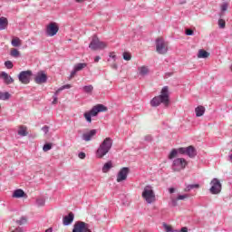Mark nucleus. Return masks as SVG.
Masks as SVG:
<instances>
[{
	"label": "nucleus",
	"instance_id": "1",
	"mask_svg": "<svg viewBox=\"0 0 232 232\" xmlns=\"http://www.w3.org/2000/svg\"><path fill=\"white\" fill-rule=\"evenodd\" d=\"M160 104H163L165 108L169 107V87L168 86H164L160 91V94L150 100V106L152 108H157Z\"/></svg>",
	"mask_w": 232,
	"mask_h": 232
},
{
	"label": "nucleus",
	"instance_id": "2",
	"mask_svg": "<svg viewBox=\"0 0 232 232\" xmlns=\"http://www.w3.org/2000/svg\"><path fill=\"white\" fill-rule=\"evenodd\" d=\"M113 146V140L108 137L103 140L96 150L97 159H102L107 153H110V150Z\"/></svg>",
	"mask_w": 232,
	"mask_h": 232
},
{
	"label": "nucleus",
	"instance_id": "3",
	"mask_svg": "<svg viewBox=\"0 0 232 232\" xmlns=\"http://www.w3.org/2000/svg\"><path fill=\"white\" fill-rule=\"evenodd\" d=\"M108 111V107L102 104L93 106L89 111L83 113V117L87 122H92V117H97L99 113Z\"/></svg>",
	"mask_w": 232,
	"mask_h": 232
},
{
	"label": "nucleus",
	"instance_id": "4",
	"mask_svg": "<svg viewBox=\"0 0 232 232\" xmlns=\"http://www.w3.org/2000/svg\"><path fill=\"white\" fill-rule=\"evenodd\" d=\"M141 197L147 204H153V202H156L157 200L155 190H153V187L151 185L144 187Z\"/></svg>",
	"mask_w": 232,
	"mask_h": 232
},
{
	"label": "nucleus",
	"instance_id": "5",
	"mask_svg": "<svg viewBox=\"0 0 232 232\" xmlns=\"http://www.w3.org/2000/svg\"><path fill=\"white\" fill-rule=\"evenodd\" d=\"M107 47H108V44H106V42L101 41V39H99V36H97V34L92 35V39L89 44V48L91 50H92L93 52H96V50H104Z\"/></svg>",
	"mask_w": 232,
	"mask_h": 232
},
{
	"label": "nucleus",
	"instance_id": "6",
	"mask_svg": "<svg viewBox=\"0 0 232 232\" xmlns=\"http://www.w3.org/2000/svg\"><path fill=\"white\" fill-rule=\"evenodd\" d=\"M186 166H188V160L184 158H177L172 161V170L174 171H182V169H186Z\"/></svg>",
	"mask_w": 232,
	"mask_h": 232
},
{
	"label": "nucleus",
	"instance_id": "7",
	"mask_svg": "<svg viewBox=\"0 0 232 232\" xmlns=\"http://www.w3.org/2000/svg\"><path fill=\"white\" fill-rule=\"evenodd\" d=\"M156 52L160 53V55H166V53H168V45L164 38L156 39Z\"/></svg>",
	"mask_w": 232,
	"mask_h": 232
},
{
	"label": "nucleus",
	"instance_id": "8",
	"mask_svg": "<svg viewBox=\"0 0 232 232\" xmlns=\"http://www.w3.org/2000/svg\"><path fill=\"white\" fill-rule=\"evenodd\" d=\"M211 188H209V191L211 195H218L222 191V183H220V180L218 179L214 178L210 181Z\"/></svg>",
	"mask_w": 232,
	"mask_h": 232
},
{
	"label": "nucleus",
	"instance_id": "9",
	"mask_svg": "<svg viewBox=\"0 0 232 232\" xmlns=\"http://www.w3.org/2000/svg\"><path fill=\"white\" fill-rule=\"evenodd\" d=\"M34 75V72H32L31 70L27 71H22L18 74V80L22 84H30V81L32 80V76Z\"/></svg>",
	"mask_w": 232,
	"mask_h": 232
},
{
	"label": "nucleus",
	"instance_id": "10",
	"mask_svg": "<svg viewBox=\"0 0 232 232\" xmlns=\"http://www.w3.org/2000/svg\"><path fill=\"white\" fill-rule=\"evenodd\" d=\"M72 232H92V229H90V225L83 221H77L73 225V228Z\"/></svg>",
	"mask_w": 232,
	"mask_h": 232
},
{
	"label": "nucleus",
	"instance_id": "11",
	"mask_svg": "<svg viewBox=\"0 0 232 232\" xmlns=\"http://www.w3.org/2000/svg\"><path fill=\"white\" fill-rule=\"evenodd\" d=\"M57 32H59V25L55 22H51L46 27V35L53 37L57 35Z\"/></svg>",
	"mask_w": 232,
	"mask_h": 232
},
{
	"label": "nucleus",
	"instance_id": "12",
	"mask_svg": "<svg viewBox=\"0 0 232 232\" xmlns=\"http://www.w3.org/2000/svg\"><path fill=\"white\" fill-rule=\"evenodd\" d=\"M48 82V75L44 71H39L34 77V82L36 84H44V82Z\"/></svg>",
	"mask_w": 232,
	"mask_h": 232
},
{
	"label": "nucleus",
	"instance_id": "13",
	"mask_svg": "<svg viewBox=\"0 0 232 232\" xmlns=\"http://www.w3.org/2000/svg\"><path fill=\"white\" fill-rule=\"evenodd\" d=\"M128 175H130V168H121L117 174V182H122L126 180V179H128Z\"/></svg>",
	"mask_w": 232,
	"mask_h": 232
},
{
	"label": "nucleus",
	"instance_id": "14",
	"mask_svg": "<svg viewBox=\"0 0 232 232\" xmlns=\"http://www.w3.org/2000/svg\"><path fill=\"white\" fill-rule=\"evenodd\" d=\"M97 135V130L93 129L91 130L89 132L83 133L82 136V140H85V142H90L92 140V138L95 137Z\"/></svg>",
	"mask_w": 232,
	"mask_h": 232
},
{
	"label": "nucleus",
	"instance_id": "15",
	"mask_svg": "<svg viewBox=\"0 0 232 232\" xmlns=\"http://www.w3.org/2000/svg\"><path fill=\"white\" fill-rule=\"evenodd\" d=\"M186 155L189 157V159H195L197 156V149L193 145L186 147Z\"/></svg>",
	"mask_w": 232,
	"mask_h": 232
},
{
	"label": "nucleus",
	"instance_id": "16",
	"mask_svg": "<svg viewBox=\"0 0 232 232\" xmlns=\"http://www.w3.org/2000/svg\"><path fill=\"white\" fill-rule=\"evenodd\" d=\"M73 218H75L73 212H70L67 216L63 217V226H70L73 222Z\"/></svg>",
	"mask_w": 232,
	"mask_h": 232
},
{
	"label": "nucleus",
	"instance_id": "17",
	"mask_svg": "<svg viewBox=\"0 0 232 232\" xmlns=\"http://www.w3.org/2000/svg\"><path fill=\"white\" fill-rule=\"evenodd\" d=\"M0 78L3 79L5 84H12L14 82V78L12 76L8 75L6 72H2L0 73Z\"/></svg>",
	"mask_w": 232,
	"mask_h": 232
},
{
	"label": "nucleus",
	"instance_id": "18",
	"mask_svg": "<svg viewBox=\"0 0 232 232\" xmlns=\"http://www.w3.org/2000/svg\"><path fill=\"white\" fill-rule=\"evenodd\" d=\"M13 198H25L26 193L21 188H17L13 192Z\"/></svg>",
	"mask_w": 232,
	"mask_h": 232
},
{
	"label": "nucleus",
	"instance_id": "19",
	"mask_svg": "<svg viewBox=\"0 0 232 232\" xmlns=\"http://www.w3.org/2000/svg\"><path fill=\"white\" fill-rule=\"evenodd\" d=\"M195 111H196V117H202V115L206 113V107L199 105L196 107Z\"/></svg>",
	"mask_w": 232,
	"mask_h": 232
},
{
	"label": "nucleus",
	"instance_id": "20",
	"mask_svg": "<svg viewBox=\"0 0 232 232\" xmlns=\"http://www.w3.org/2000/svg\"><path fill=\"white\" fill-rule=\"evenodd\" d=\"M17 133L20 135V137H26L28 135V128L24 125H22L19 127Z\"/></svg>",
	"mask_w": 232,
	"mask_h": 232
},
{
	"label": "nucleus",
	"instance_id": "21",
	"mask_svg": "<svg viewBox=\"0 0 232 232\" xmlns=\"http://www.w3.org/2000/svg\"><path fill=\"white\" fill-rule=\"evenodd\" d=\"M113 168V162L111 160L107 161L102 168V173H108L110 169Z\"/></svg>",
	"mask_w": 232,
	"mask_h": 232
},
{
	"label": "nucleus",
	"instance_id": "22",
	"mask_svg": "<svg viewBox=\"0 0 232 232\" xmlns=\"http://www.w3.org/2000/svg\"><path fill=\"white\" fill-rule=\"evenodd\" d=\"M8 26V19L5 16L0 17V30H6Z\"/></svg>",
	"mask_w": 232,
	"mask_h": 232
},
{
	"label": "nucleus",
	"instance_id": "23",
	"mask_svg": "<svg viewBox=\"0 0 232 232\" xmlns=\"http://www.w3.org/2000/svg\"><path fill=\"white\" fill-rule=\"evenodd\" d=\"M209 57V53L204 49H200L198 53V59H208Z\"/></svg>",
	"mask_w": 232,
	"mask_h": 232
},
{
	"label": "nucleus",
	"instance_id": "24",
	"mask_svg": "<svg viewBox=\"0 0 232 232\" xmlns=\"http://www.w3.org/2000/svg\"><path fill=\"white\" fill-rule=\"evenodd\" d=\"M82 90L87 95H92V93H93V85H85L82 87Z\"/></svg>",
	"mask_w": 232,
	"mask_h": 232
},
{
	"label": "nucleus",
	"instance_id": "25",
	"mask_svg": "<svg viewBox=\"0 0 232 232\" xmlns=\"http://www.w3.org/2000/svg\"><path fill=\"white\" fill-rule=\"evenodd\" d=\"M178 155H179V152H178L177 149H172L168 156V159H169V160H173V159H176V157Z\"/></svg>",
	"mask_w": 232,
	"mask_h": 232
},
{
	"label": "nucleus",
	"instance_id": "26",
	"mask_svg": "<svg viewBox=\"0 0 232 232\" xmlns=\"http://www.w3.org/2000/svg\"><path fill=\"white\" fill-rule=\"evenodd\" d=\"M200 188V185L199 184H189V185H187V187L185 188V191L188 192V191H191V189H198Z\"/></svg>",
	"mask_w": 232,
	"mask_h": 232
},
{
	"label": "nucleus",
	"instance_id": "27",
	"mask_svg": "<svg viewBox=\"0 0 232 232\" xmlns=\"http://www.w3.org/2000/svg\"><path fill=\"white\" fill-rule=\"evenodd\" d=\"M10 97H12L10 92H0V101H8V99H10Z\"/></svg>",
	"mask_w": 232,
	"mask_h": 232
},
{
	"label": "nucleus",
	"instance_id": "28",
	"mask_svg": "<svg viewBox=\"0 0 232 232\" xmlns=\"http://www.w3.org/2000/svg\"><path fill=\"white\" fill-rule=\"evenodd\" d=\"M86 66H88V63H76L73 67V69L75 70V72H81V70H82L83 68H86Z\"/></svg>",
	"mask_w": 232,
	"mask_h": 232
},
{
	"label": "nucleus",
	"instance_id": "29",
	"mask_svg": "<svg viewBox=\"0 0 232 232\" xmlns=\"http://www.w3.org/2000/svg\"><path fill=\"white\" fill-rule=\"evenodd\" d=\"M10 56L17 59V57H21V53L17 49H13L11 50Z\"/></svg>",
	"mask_w": 232,
	"mask_h": 232
},
{
	"label": "nucleus",
	"instance_id": "30",
	"mask_svg": "<svg viewBox=\"0 0 232 232\" xmlns=\"http://www.w3.org/2000/svg\"><path fill=\"white\" fill-rule=\"evenodd\" d=\"M11 44L14 47L21 46V39H19V37H15L11 41Z\"/></svg>",
	"mask_w": 232,
	"mask_h": 232
},
{
	"label": "nucleus",
	"instance_id": "31",
	"mask_svg": "<svg viewBox=\"0 0 232 232\" xmlns=\"http://www.w3.org/2000/svg\"><path fill=\"white\" fill-rule=\"evenodd\" d=\"M140 75H143V76L148 75V73H150V70L146 66H141L140 68Z\"/></svg>",
	"mask_w": 232,
	"mask_h": 232
},
{
	"label": "nucleus",
	"instance_id": "32",
	"mask_svg": "<svg viewBox=\"0 0 232 232\" xmlns=\"http://www.w3.org/2000/svg\"><path fill=\"white\" fill-rule=\"evenodd\" d=\"M26 222H28V218L24 216H23L19 220H16V224H18V226H23L26 224Z\"/></svg>",
	"mask_w": 232,
	"mask_h": 232
},
{
	"label": "nucleus",
	"instance_id": "33",
	"mask_svg": "<svg viewBox=\"0 0 232 232\" xmlns=\"http://www.w3.org/2000/svg\"><path fill=\"white\" fill-rule=\"evenodd\" d=\"M53 144L52 143H45L43 147V151H50V150H52Z\"/></svg>",
	"mask_w": 232,
	"mask_h": 232
},
{
	"label": "nucleus",
	"instance_id": "34",
	"mask_svg": "<svg viewBox=\"0 0 232 232\" xmlns=\"http://www.w3.org/2000/svg\"><path fill=\"white\" fill-rule=\"evenodd\" d=\"M163 227L166 232H175L177 229H173L171 227H169L168 224L163 223Z\"/></svg>",
	"mask_w": 232,
	"mask_h": 232
},
{
	"label": "nucleus",
	"instance_id": "35",
	"mask_svg": "<svg viewBox=\"0 0 232 232\" xmlns=\"http://www.w3.org/2000/svg\"><path fill=\"white\" fill-rule=\"evenodd\" d=\"M5 66L7 70H12V68H14V63H12V61H5Z\"/></svg>",
	"mask_w": 232,
	"mask_h": 232
},
{
	"label": "nucleus",
	"instance_id": "36",
	"mask_svg": "<svg viewBox=\"0 0 232 232\" xmlns=\"http://www.w3.org/2000/svg\"><path fill=\"white\" fill-rule=\"evenodd\" d=\"M176 150L178 151V155H186V147H180Z\"/></svg>",
	"mask_w": 232,
	"mask_h": 232
},
{
	"label": "nucleus",
	"instance_id": "37",
	"mask_svg": "<svg viewBox=\"0 0 232 232\" xmlns=\"http://www.w3.org/2000/svg\"><path fill=\"white\" fill-rule=\"evenodd\" d=\"M45 202L46 201L44 200V198H38V199H36V204H37V206L39 208L44 206Z\"/></svg>",
	"mask_w": 232,
	"mask_h": 232
},
{
	"label": "nucleus",
	"instance_id": "38",
	"mask_svg": "<svg viewBox=\"0 0 232 232\" xmlns=\"http://www.w3.org/2000/svg\"><path fill=\"white\" fill-rule=\"evenodd\" d=\"M61 93L59 91H56L54 94L53 95V101L52 102V104H57V96Z\"/></svg>",
	"mask_w": 232,
	"mask_h": 232
},
{
	"label": "nucleus",
	"instance_id": "39",
	"mask_svg": "<svg viewBox=\"0 0 232 232\" xmlns=\"http://www.w3.org/2000/svg\"><path fill=\"white\" fill-rule=\"evenodd\" d=\"M123 59L124 61H131V53H123Z\"/></svg>",
	"mask_w": 232,
	"mask_h": 232
},
{
	"label": "nucleus",
	"instance_id": "40",
	"mask_svg": "<svg viewBox=\"0 0 232 232\" xmlns=\"http://www.w3.org/2000/svg\"><path fill=\"white\" fill-rule=\"evenodd\" d=\"M70 88H72L71 84H65V85L60 87L57 91L61 92H63V90H70Z\"/></svg>",
	"mask_w": 232,
	"mask_h": 232
},
{
	"label": "nucleus",
	"instance_id": "41",
	"mask_svg": "<svg viewBox=\"0 0 232 232\" xmlns=\"http://www.w3.org/2000/svg\"><path fill=\"white\" fill-rule=\"evenodd\" d=\"M218 26H219V28H226V21H224L223 19H219Z\"/></svg>",
	"mask_w": 232,
	"mask_h": 232
},
{
	"label": "nucleus",
	"instance_id": "42",
	"mask_svg": "<svg viewBox=\"0 0 232 232\" xmlns=\"http://www.w3.org/2000/svg\"><path fill=\"white\" fill-rule=\"evenodd\" d=\"M189 195L184 194V195H179L177 197V200H184V198H188Z\"/></svg>",
	"mask_w": 232,
	"mask_h": 232
},
{
	"label": "nucleus",
	"instance_id": "43",
	"mask_svg": "<svg viewBox=\"0 0 232 232\" xmlns=\"http://www.w3.org/2000/svg\"><path fill=\"white\" fill-rule=\"evenodd\" d=\"M177 202H179V199H177V198L171 199L172 208H177L179 206V204Z\"/></svg>",
	"mask_w": 232,
	"mask_h": 232
},
{
	"label": "nucleus",
	"instance_id": "44",
	"mask_svg": "<svg viewBox=\"0 0 232 232\" xmlns=\"http://www.w3.org/2000/svg\"><path fill=\"white\" fill-rule=\"evenodd\" d=\"M144 140H145L146 142H151V140H153V136H152V135H146V136L144 137Z\"/></svg>",
	"mask_w": 232,
	"mask_h": 232
},
{
	"label": "nucleus",
	"instance_id": "45",
	"mask_svg": "<svg viewBox=\"0 0 232 232\" xmlns=\"http://www.w3.org/2000/svg\"><path fill=\"white\" fill-rule=\"evenodd\" d=\"M42 130L46 135V133H48V131H50V127L48 125H44V127H42Z\"/></svg>",
	"mask_w": 232,
	"mask_h": 232
},
{
	"label": "nucleus",
	"instance_id": "46",
	"mask_svg": "<svg viewBox=\"0 0 232 232\" xmlns=\"http://www.w3.org/2000/svg\"><path fill=\"white\" fill-rule=\"evenodd\" d=\"M79 159H81L82 160H84V159H86V153H84L83 151L80 152L78 154Z\"/></svg>",
	"mask_w": 232,
	"mask_h": 232
},
{
	"label": "nucleus",
	"instance_id": "47",
	"mask_svg": "<svg viewBox=\"0 0 232 232\" xmlns=\"http://www.w3.org/2000/svg\"><path fill=\"white\" fill-rule=\"evenodd\" d=\"M186 35H193L194 32L192 29H186L185 31Z\"/></svg>",
	"mask_w": 232,
	"mask_h": 232
},
{
	"label": "nucleus",
	"instance_id": "48",
	"mask_svg": "<svg viewBox=\"0 0 232 232\" xmlns=\"http://www.w3.org/2000/svg\"><path fill=\"white\" fill-rule=\"evenodd\" d=\"M175 232H188V227H183L180 228V230L176 229Z\"/></svg>",
	"mask_w": 232,
	"mask_h": 232
},
{
	"label": "nucleus",
	"instance_id": "49",
	"mask_svg": "<svg viewBox=\"0 0 232 232\" xmlns=\"http://www.w3.org/2000/svg\"><path fill=\"white\" fill-rule=\"evenodd\" d=\"M221 10L222 12H226V10H227V3H224L221 6Z\"/></svg>",
	"mask_w": 232,
	"mask_h": 232
},
{
	"label": "nucleus",
	"instance_id": "50",
	"mask_svg": "<svg viewBox=\"0 0 232 232\" xmlns=\"http://www.w3.org/2000/svg\"><path fill=\"white\" fill-rule=\"evenodd\" d=\"M77 73V71H75L74 69L71 72V74L69 76V79H73V76Z\"/></svg>",
	"mask_w": 232,
	"mask_h": 232
},
{
	"label": "nucleus",
	"instance_id": "51",
	"mask_svg": "<svg viewBox=\"0 0 232 232\" xmlns=\"http://www.w3.org/2000/svg\"><path fill=\"white\" fill-rule=\"evenodd\" d=\"M13 232H24V229H23V227H18Z\"/></svg>",
	"mask_w": 232,
	"mask_h": 232
},
{
	"label": "nucleus",
	"instance_id": "52",
	"mask_svg": "<svg viewBox=\"0 0 232 232\" xmlns=\"http://www.w3.org/2000/svg\"><path fill=\"white\" fill-rule=\"evenodd\" d=\"M110 57L113 59L114 61L117 59V55H113V53H110Z\"/></svg>",
	"mask_w": 232,
	"mask_h": 232
},
{
	"label": "nucleus",
	"instance_id": "53",
	"mask_svg": "<svg viewBox=\"0 0 232 232\" xmlns=\"http://www.w3.org/2000/svg\"><path fill=\"white\" fill-rule=\"evenodd\" d=\"M169 193H170V194L175 193V188H169Z\"/></svg>",
	"mask_w": 232,
	"mask_h": 232
},
{
	"label": "nucleus",
	"instance_id": "54",
	"mask_svg": "<svg viewBox=\"0 0 232 232\" xmlns=\"http://www.w3.org/2000/svg\"><path fill=\"white\" fill-rule=\"evenodd\" d=\"M101 61V56H95L94 63H99Z\"/></svg>",
	"mask_w": 232,
	"mask_h": 232
},
{
	"label": "nucleus",
	"instance_id": "55",
	"mask_svg": "<svg viewBox=\"0 0 232 232\" xmlns=\"http://www.w3.org/2000/svg\"><path fill=\"white\" fill-rule=\"evenodd\" d=\"M165 75L166 77H171V75H173V72H166Z\"/></svg>",
	"mask_w": 232,
	"mask_h": 232
},
{
	"label": "nucleus",
	"instance_id": "56",
	"mask_svg": "<svg viewBox=\"0 0 232 232\" xmlns=\"http://www.w3.org/2000/svg\"><path fill=\"white\" fill-rule=\"evenodd\" d=\"M53 228H52V227H49V228H47L46 230H45V232H53Z\"/></svg>",
	"mask_w": 232,
	"mask_h": 232
},
{
	"label": "nucleus",
	"instance_id": "57",
	"mask_svg": "<svg viewBox=\"0 0 232 232\" xmlns=\"http://www.w3.org/2000/svg\"><path fill=\"white\" fill-rule=\"evenodd\" d=\"M112 68H113V70H117V68H118L117 64L114 63V64L112 65Z\"/></svg>",
	"mask_w": 232,
	"mask_h": 232
},
{
	"label": "nucleus",
	"instance_id": "58",
	"mask_svg": "<svg viewBox=\"0 0 232 232\" xmlns=\"http://www.w3.org/2000/svg\"><path fill=\"white\" fill-rule=\"evenodd\" d=\"M84 0H76V3H82Z\"/></svg>",
	"mask_w": 232,
	"mask_h": 232
},
{
	"label": "nucleus",
	"instance_id": "59",
	"mask_svg": "<svg viewBox=\"0 0 232 232\" xmlns=\"http://www.w3.org/2000/svg\"><path fill=\"white\" fill-rule=\"evenodd\" d=\"M230 70H231V72H232V64H231V66H230Z\"/></svg>",
	"mask_w": 232,
	"mask_h": 232
}]
</instances>
